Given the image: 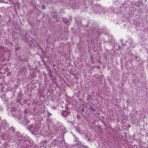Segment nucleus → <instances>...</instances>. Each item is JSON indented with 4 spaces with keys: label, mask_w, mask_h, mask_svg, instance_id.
Masks as SVG:
<instances>
[{
    "label": "nucleus",
    "mask_w": 148,
    "mask_h": 148,
    "mask_svg": "<svg viewBox=\"0 0 148 148\" xmlns=\"http://www.w3.org/2000/svg\"><path fill=\"white\" fill-rule=\"evenodd\" d=\"M38 128H36V132L34 130H32V134L34 135H37L38 134Z\"/></svg>",
    "instance_id": "obj_2"
},
{
    "label": "nucleus",
    "mask_w": 148,
    "mask_h": 148,
    "mask_svg": "<svg viewBox=\"0 0 148 148\" xmlns=\"http://www.w3.org/2000/svg\"><path fill=\"white\" fill-rule=\"evenodd\" d=\"M36 128H38L37 127H35L34 128V129L33 130H34L36 132Z\"/></svg>",
    "instance_id": "obj_6"
},
{
    "label": "nucleus",
    "mask_w": 148,
    "mask_h": 148,
    "mask_svg": "<svg viewBox=\"0 0 148 148\" xmlns=\"http://www.w3.org/2000/svg\"><path fill=\"white\" fill-rule=\"evenodd\" d=\"M90 97V96L89 95L88 96L87 98L89 99Z\"/></svg>",
    "instance_id": "obj_8"
},
{
    "label": "nucleus",
    "mask_w": 148,
    "mask_h": 148,
    "mask_svg": "<svg viewBox=\"0 0 148 148\" xmlns=\"http://www.w3.org/2000/svg\"><path fill=\"white\" fill-rule=\"evenodd\" d=\"M128 102V101H126V103H127Z\"/></svg>",
    "instance_id": "obj_12"
},
{
    "label": "nucleus",
    "mask_w": 148,
    "mask_h": 148,
    "mask_svg": "<svg viewBox=\"0 0 148 148\" xmlns=\"http://www.w3.org/2000/svg\"><path fill=\"white\" fill-rule=\"evenodd\" d=\"M50 114V115H51V114Z\"/></svg>",
    "instance_id": "obj_14"
},
{
    "label": "nucleus",
    "mask_w": 148,
    "mask_h": 148,
    "mask_svg": "<svg viewBox=\"0 0 148 148\" xmlns=\"http://www.w3.org/2000/svg\"><path fill=\"white\" fill-rule=\"evenodd\" d=\"M42 9L43 10H44V9H45V7L44 6H42Z\"/></svg>",
    "instance_id": "obj_7"
},
{
    "label": "nucleus",
    "mask_w": 148,
    "mask_h": 148,
    "mask_svg": "<svg viewBox=\"0 0 148 148\" xmlns=\"http://www.w3.org/2000/svg\"><path fill=\"white\" fill-rule=\"evenodd\" d=\"M50 114V115H51V114Z\"/></svg>",
    "instance_id": "obj_13"
},
{
    "label": "nucleus",
    "mask_w": 148,
    "mask_h": 148,
    "mask_svg": "<svg viewBox=\"0 0 148 148\" xmlns=\"http://www.w3.org/2000/svg\"><path fill=\"white\" fill-rule=\"evenodd\" d=\"M28 127H29V129H31L33 127V126L32 125L30 126L29 127L28 126Z\"/></svg>",
    "instance_id": "obj_4"
},
{
    "label": "nucleus",
    "mask_w": 148,
    "mask_h": 148,
    "mask_svg": "<svg viewBox=\"0 0 148 148\" xmlns=\"http://www.w3.org/2000/svg\"><path fill=\"white\" fill-rule=\"evenodd\" d=\"M63 20L64 22L65 23H67L68 21V20L67 19H66L65 18Z\"/></svg>",
    "instance_id": "obj_3"
},
{
    "label": "nucleus",
    "mask_w": 148,
    "mask_h": 148,
    "mask_svg": "<svg viewBox=\"0 0 148 148\" xmlns=\"http://www.w3.org/2000/svg\"><path fill=\"white\" fill-rule=\"evenodd\" d=\"M130 41L131 42H132V40H131V39H130Z\"/></svg>",
    "instance_id": "obj_9"
},
{
    "label": "nucleus",
    "mask_w": 148,
    "mask_h": 148,
    "mask_svg": "<svg viewBox=\"0 0 148 148\" xmlns=\"http://www.w3.org/2000/svg\"><path fill=\"white\" fill-rule=\"evenodd\" d=\"M82 111H84V108H82Z\"/></svg>",
    "instance_id": "obj_10"
},
{
    "label": "nucleus",
    "mask_w": 148,
    "mask_h": 148,
    "mask_svg": "<svg viewBox=\"0 0 148 148\" xmlns=\"http://www.w3.org/2000/svg\"><path fill=\"white\" fill-rule=\"evenodd\" d=\"M92 108L90 106H89V109H90V108Z\"/></svg>",
    "instance_id": "obj_11"
},
{
    "label": "nucleus",
    "mask_w": 148,
    "mask_h": 148,
    "mask_svg": "<svg viewBox=\"0 0 148 148\" xmlns=\"http://www.w3.org/2000/svg\"><path fill=\"white\" fill-rule=\"evenodd\" d=\"M90 109L93 111L95 112L96 111L95 109H93L92 108H90Z\"/></svg>",
    "instance_id": "obj_5"
},
{
    "label": "nucleus",
    "mask_w": 148,
    "mask_h": 148,
    "mask_svg": "<svg viewBox=\"0 0 148 148\" xmlns=\"http://www.w3.org/2000/svg\"><path fill=\"white\" fill-rule=\"evenodd\" d=\"M69 113L66 111H64L62 112V116L64 117H66L69 114Z\"/></svg>",
    "instance_id": "obj_1"
}]
</instances>
